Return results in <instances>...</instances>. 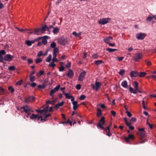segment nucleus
<instances>
[{"label":"nucleus","instance_id":"1","mask_svg":"<svg viewBox=\"0 0 156 156\" xmlns=\"http://www.w3.org/2000/svg\"><path fill=\"white\" fill-rule=\"evenodd\" d=\"M20 110L21 112H25L26 113L30 112H34L31 107L28 105H25L23 107H21Z\"/></svg>","mask_w":156,"mask_h":156},{"label":"nucleus","instance_id":"2","mask_svg":"<svg viewBox=\"0 0 156 156\" xmlns=\"http://www.w3.org/2000/svg\"><path fill=\"white\" fill-rule=\"evenodd\" d=\"M105 123V118L104 116L101 117L97 125V127H99L101 129L104 130L105 131V128L102 125H104Z\"/></svg>","mask_w":156,"mask_h":156},{"label":"nucleus","instance_id":"3","mask_svg":"<svg viewBox=\"0 0 156 156\" xmlns=\"http://www.w3.org/2000/svg\"><path fill=\"white\" fill-rule=\"evenodd\" d=\"M143 56V55L141 53L138 52L134 55V56L132 57V58L136 62H139L140 59L142 58Z\"/></svg>","mask_w":156,"mask_h":156},{"label":"nucleus","instance_id":"4","mask_svg":"<svg viewBox=\"0 0 156 156\" xmlns=\"http://www.w3.org/2000/svg\"><path fill=\"white\" fill-rule=\"evenodd\" d=\"M13 57L9 54H7L5 56L4 58L1 55V62H3V60L5 61H12V59L13 58Z\"/></svg>","mask_w":156,"mask_h":156},{"label":"nucleus","instance_id":"5","mask_svg":"<svg viewBox=\"0 0 156 156\" xmlns=\"http://www.w3.org/2000/svg\"><path fill=\"white\" fill-rule=\"evenodd\" d=\"M138 130L139 132L138 133V135H139L141 139L144 137L145 135V132L144 128H139Z\"/></svg>","mask_w":156,"mask_h":156},{"label":"nucleus","instance_id":"6","mask_svg":"<svg viewBox=\"0 0 156 156\" xmlns=\"http://www.w3.org/2000/svg\"><path fill=\"white\" fill-rule=\"evenodd\" d=\"M110 20V19L108 18H102L100 19L98 23L101 25H105L108 23L109 22L108 20Z\"/></svg>","mask_w":156,"mask_h":156},{"label":"nucleus","instance_id":"7","mask_svg":"<svg viewBox=\"0 0 156 156\" xmlns=\"http://www.w3.org/2000/svg\"><path fill=\"white\" fill-rule=\"evenodd\" d=\"M146 36L145 33H140L136 34V37L138 40H143Z\"/></svg>","mask_w":156,"mask_h":156},{"label":"nucleus","instance_id":"8","mask_svg":"<svg viewBox=\"0 0 156 156\" xmlns=\"http://www.w3.org/2000/svg\"><path fill=\"white\" fill-rule=\"evenodd\" d=\"M7 94V91L1 87V98L4 100Z\"/></svg>","mask_w":156,"mask_h":156},{"label":"nucleus","instance_id":"9","mask_svg":"<svg viewBox=\"0 0 156 156\" xmlns=\"http://www.w3.org/2000/svg\"><path fill=\"white\" fill-rule=\"evenodd\" d=\"M51 115L50 114H48L46 115H41V116L42 117L41 118V122H42L43 121L45 122L47 120H48L47 118L49 116Z\"/></svg>","mask_w":156,"mask_h":156},{"label":"nucleus","instance_id":"10","mask_svg":"<svg viewBox=\"0 0 156 156\" xmlns=\"http://www.w3.org/2000/svg\"><path fill=\"white\" fill-rule=\"evenodd\" d=\"M35 98L33 96H29L27 98H25L24 102L26 103H29V102H32L33 101L35 100Z\"/></svg>","mask_w":156,"mask_h":156},{"label":"nucleus","instance_id":"11","mask_svg":"<svg viewBox=\"0 0 156 156\" xmlns=\"http://www.w3.org/2000/svg\"><path fill=\"white\" fill-rule=\"evenodd\" d=\"M86 73V72L85 71L80 73L79 77V80L82 81L83 80L85 77Z\"/></svg>","mask_w":156,"mask_h":156},{"label":"nucleus","instance_id":"12","mask_svg":"<svg viewBox=\"0 0 156 156\" xmlns=\"http://www.w3.org/2000/svg\"><path fill=\"white\" fill-rule=\"evenodd\" d=\"M58 42L60 44L65 45L67 43V40L64 38H61L58 40Z\"/></svg>","mask_w":156,"mask_h":156},{"label":"nucleus","instance_id":"13","mask_svg":"<svg viewBox=\"0 0 156 156\" xmlns=\"http://www.w3.org/2000/svg\"><path fill=\"white\" fill-rule=\"evenodd\" d=\"M112 124V123H111L108 126H107L106 128H105V131L107 133L106 135L108 136H110L112 135V134L110 133V127Z\"/></svg>","mask_w":156,"mask_h":156},{"label":"nucleus","instance_id":"14","mask_svg":"<svg viewBox=\"0 0 156 156\" xmlns=\"http://www.w3.org/2000/svg\"><path fill=\"white\" fill-rule=\"evenodd\" d=\"M41 116H39L38 115H35L34 114H32L31 115V116L30 117V118L31 119L36 120L37 119V120H39V119L41 117Z\"/></svg>","mask_w":156,"mask_h":156},{"label":"nucleus","instance_id":"15","mask_svg":"<svg viewBox=\"0 0 156 156\" xmlns=\"http://www.w3.org/2000/svg\"><path fill=\"white\" fill-rule=\"evenodd\" d=\"M95 90L98 91L101 87V82H98L97 79L95 82Z\"/></svg>","mask_w":156,"mask_h":156},{"label":"nucleus","instance_id":"16","mask_svg":"<svg viewBox=\"0 0 156 156\" xmlns=\"http://www.w3.org/2000/svg\"><path fill=\"white\" fill-rule=\"evenodd\" d=\"M139 74V73L135 71H132L130 73V75L131 77L137 76Z\"/></svg>","mask_w":156,"mask_h":156},{"label":"nucleus","instance_id":"17","mask_svg":"<svg viewBox=\"0 0 156 156\" xmlns=\"http://www.w3.org/2000/svg\"><path fill=\"white\" fill-rule=\"evenodd\" d=\"M66 75L70 78H72L74 76V73L72 70L70 69Z\"/></svg>","mask_w":156,"mask_h":156},{"label":"nucleus","instance_id":"18","mask_svg":"<svg viewBox=\"0 0 156 156\" xmlns=\"http://www.w3.org/2000/svg\"><path fill=\"white\" fill-rule=\"evenodd\" d=\"M113 37L111 36H109L104 39V41L106 43L109 44L111 41L110 40H112Z\"/></svg>","mask_w":156,"mask_h":156},{"label":"nucleus","instance_id":"19","mask_svg":"<svg viewBox=\"0 0 156 156\" xmlns=\"http://www.w3.org/2000/svg\"><path fill=\"white\" fill-rule=\"evenodd\" d=\"M77 102L76 101H75L72 102L73 105V109L74 110H76L78 107V105L77 104Z\"/></svg>","mask_w":156,"mask_h":156},{"label":"nucleus","instance_id":"20","mask_svg":"<svg viewBox=\"0 0 156 156\" xmlns=\"http://www.w3.org/2000/svg\"><path fill=\"white\" fill-rule=\"evenodd\" d=\"M47 25H44L42 27L41 29V34L44 33L46 30H47Z\"/></svg>","mask_w":156,"mask_h":156},{"label":"nucleus","instance_id":"21","mask_svg":"<svg viewBox=\"0 0 156 156\" xmlns=\"http://www.w3.org/2000/svg\"><path fill=\"white\" fill-rule=\"evenodd\" d=\"M48 37L47 36H45L43 37V38L42 40V43L44 44H46L47 43V39Z\"/></svg>","mask_w":156,"mask_h":156},{"label":"nucleus","instance_id":"22","mask_svg":"<svg viewBox=\"0 0 156 156\" xmlns=\"http://www.w3.org/2000/svg\"><path fill=\"white\" fill-rule=\"evenodd\" d=\"M94 63L97 66H98L101 63H104V62L102 60H99L95 61Z\"/></svg>","mask_w":156,"mask_h":156},{"label":"nucleus","instance_id":"23","mask_svg":"<svg viewBox=\"0 0 156 156\" xmlns=\"http://www.w3.org/2000/svg\"><path fill=\"white\" fill-rule=\"evenodd\" d=\"M41 32V29L40 28H38L34 30V34L38 35L40 32Z\"/></svg>","mask_w":156,"mask_h":156},{"label":"nucleus","instance_id":"24","mask_svg":"<svg viewBox=\"0 0 156 156\" xmlns=\"http://www.w3.org/2000/svg\"><path fill=\"white\" fill-rule=\"evenodd\" d=\"M59 31V28L57 27H56L54 28L52 32L54 34H56Z\"/></svg>","mask_w":156,"mask_h":156},{"label":"nucleus","instance_id":"25","mask_svg":"<svg viewBox=\"0 0 156 156\" xmlns=\"http://www.w3.org/2000/svg\"><path fill=\"white\" fill-rule=\"evenodd\" d=\"M97 111H98V112L97 113V116L98 117H99L102 114L101 110L100 108H98L97 109Z\"/></svg>","mask_w":156,"mask_h":156},{"label":"nucleus","instance_id":"26","mask_svg":"<svg viewBox=\"0 0 156 156\" xmlns=\"http://www.w3.org/2000/svg\"><path fill=\"white\" fill-rule=\"evenodd\" d=\"M122 86L124 88H126L127 86V83L126 80H124L122 82Z\"/></svg>","mask_w":156,"mask_h":156},{"label":"nucleus","instance_id":"27","mask_svg":"<svg viewBox=\"0 0 156 156\" xmlns=\"http://www.w3.org/2000/svg\"><path fill=\"white\" fill-rule=\"evenodd\" d=\"M129 91L131 93H133L134 94L137 93L136 90L133 89L132 87H130L129 88Z\"/></svg>","mask_w":156,"mask_h":156},{"label":"nucleus","instance_id":"28","mask_svg":"<svg viewBox=\"0 0 156 156\" xmlns=\"http://www.w3.org/2000/svg\"><path fill=\"white\" fill-rule=\"evenodd\" d=\"M106 51H109V52H112L117 51V49H116L108 48L106 49Z\"/></svg>","mask_w":156,"mask_h":156},{"label":"nucleus","instance_id":"29","mask_svg":"<svg viewBox=\"0 0 156 156\" xmlns=\"http://www.w3.org/2000/svg\"><path fill=\"white\" fill-rule=\"evenodd\" d=\"M52 57L51 55H49L47 57L46 59V61L47 62H50L51 60V59Z\"/></svg>","mask_w":156,"mask_h":156},{"label":"nucleus","instance_id":"30","mask_svg":"<svg viewBox=\"0 0 156 156\" xmlns=\"http://www.w3.org/2000/svg\"><path fill=\"white\" fill-rule=\"evenodd\" d=\"M8 89L9 91H10L12 93L14 91V89L11 86L9 87Z\"/></svg>","mask_w":156,"mask_h":156},{"label":"nucleus","instance_id":"31","mask_svg":"<svg viewBox=\"0 0 156 156\" xmlns=\"http://www.w3.org/2000/svg\"><path fill=\"white\" fill-rule=\"evenodd\" d=\"M146 73L145 72H141L140 73V74L139 73L138 76H139L140 77H143L146 75Z\"/></svg>","mask_w":156,"mask_h":156},{"label":"nucleus","instance_id":"32","mask_svg":"<svg viewBox=\"0 0 156 156\" xmlns=\"http://www.w3.org/2000/svg\"><path fill=\"white\" fill-rule=\"evenodd\" d=\"M55 92H56L53 89L51 91L50 94V96H51L52 97V98H54V94Z\"/></svg>","mask_w":156,"mask_h":156},{"label":"nucleus","instance_id":"33","mask_svg":"<svg viewBox=\"0 0 156 156\" xmlns=\"http://www.w3.org/2000/svg\"><path fill=\"white\" fill-rule=\"evenodd\" d=\"M30 80L31 82H33L35 80V76H34L32 75H30Z\"/></svg>","mask_w":156,"mask_h":156},{"label":"nucleus","instance_id":"34","mask_svg":"<svg viewBox=\"0 0 156 156\" xmlns=\"http://www.w3.org/2000/svg\"><path fill=\"white\" fill-rule=\"evenodd\" d=\"M127 126H128L129 129L131 130H133L134 129V127L133 126H131V123H130L128 125H126Z\"/></svg>","mask_w":156,"mask_h":156},{"label":"nucleus","instance_id":"35","mask_svg":"<svg viewBox=\"0 0 156 156\" xmlns=\"http://www.w3.org/2000/svg\"><path fill=\"white\" fill-rule=\"evenodd\" d=\"M134 87L136 89H138V83L136 81H135L134 83Z\"/></svg>","mask_w":156,"mask_h":156},{"label":"nucleus","instance_id":"36","mask_svg":"<svg viewBox=\"0 0 156 156\" xmlns=\"http://www.w3.org/2000/svg\"><path fill=\"white\" fill-rule=\"evenodd\" d=\"M46 86V85L44 84H43L42 85H39L38 86V87L39 89H44Z\"/></svg>","mask_w":156,"mask_h":156},{"label":"nucleus","instance_id":"37","mask_svg":"<svg viewBox=\"0 0 156 156\" xmlns=\"http://www.w3.org/2000/svg\"><path fill=\"white\" fill-rule=\"evenodd\" d=\"M56 43L55 42L51 43L50 44V46L51 48H56Z\"/></svg>","mask_w":156,"mask_h":156},{"label":"nucleus","instance_id":"38","mask_svg":"<svg viewBox=\"0 0 156 156\" xmlns=\"http://www.w3.org/2000/svg\"><path fill=\"white\" fill-rule=\"evenodd\" d=\"M66 98H68V99H70L72 97V96L69 95V94L68 93H64V94Z\"/></svg>","mask_w":156,"mask_h":156},{"label":"nucleus","instance_id":"39","mask_svg":"<svg viewBox=\"0 0 156 156\" xmlns=\"http://www.w3.org/2000/svg\"><path fill=\"white\" fill-rule=\"evenodd\" d=\"M27 84L30 85V86L32 87H34L37 85V83H36L34 82L32 83H28Z\"/></svg>","mask_w":156,"mask_h":156},{"label":"nucleus","instance_id":"40","mask_svg":"<svg viewBox=\"0 0 156 156\" xmlns=\"http://www.w3.org/2000/svg\"><path fill=\"white\" fill-rule=\"evenodd\" d=\"M60 85H58L57 86L55 87L53 89V90L56 92L59 89L60 87Z\"/></svg>","mask_w":156,"mask_h":156},{"label":"nucleus","instance_id":"41","mask_svg":"<svg viewBox=\"0 0 156 156\" xmlns=\"http://www.w3.org/2000/svg\"><path fill=\"white\" fill-rule=\"evenodd\" d=\"M145 63H147V65L148 66H150L151 65V62L150 61L146 59L145 60Z\"/></svg>","mask_w":156,"mask_h":156},{"label":"nucleus","instance_id":"42","mask_svg":"<svg viewBox=\"0 0 156 156\" xmlns=\"http://www.w3.org/2000/svg\"><path fill=\"white\" fill-rule=\"evenodd\" d=\"M15 69V67L14 66H10L8 68V69L10 71H13Z\"/></svg>","mask_w":156,"mask_h":156},{"label":"nucleus","instance_id":"43","mask_svg":"<svg viewBox=\"0 0 156 156\" xmlns=\"http://www.w3.org/2000/svg\"><path fill=\"white\" fill-rule=\"evenodd\" d=\"M98 57H99V55L96 54L93 55L92 56V58L93 59H94L98 58Z\"/></svg>","mask_w":156,"mask_h":156},{"label":"nucleus","instance_id":"44","mask_svg":"<svg viewBox=\"0 0 156 156\" xmlns=\"http://www.w3.org/2000/svg\"><path fill=\"white\" fill-rule=\"evenodd\" d=\"M42 61V59L38 58L36 60L35 62L36 63L38 64L41 62Z\"/></svg>","mask_w":156,"mask_h":156},{"label":"nucleus","instance_id":"45","mask_svg":"<svg viewBox=\"0 0 156 156\" xmlns=\"http://www.w3.org/2000/svg\"><path fill=\"white\" fill-rule=\"evenodd\" d=\"M125 72V71L124 69H121L120 70V71L119 73V74L122 76L124 74Z\"/></svg>","mask_w":156,"mask_h":156},{"label":"nucleus","instance_id":"46","mask_svg":"<svg viewBox=\"0 0 156 156\" xmlns=\"http://www.w3.org/2000/svg\"><path fill=\"white\" fill-rule=\"evenodd\" d=\"M58 51V48L56 47V48H54L53 53L57 54Z\"/></svg>","mask_w":156,"mask_h":156},{"label":"nucleus","instance_id":"47","mask_svg":"<svg viewBox=\"0 0 156 156\" xmlns=\"http://www.w3.org/2000/svg\"><path fill=\"white\" fill-rule=\"evenodd\" d=\"M56 65L54 64V62H52L49 64V66L52 67L53 68H54L55 66Z\"/></svg>","mask_w":156,"mask_h":156},{"label":"nucleus","instance_id":"48","mask_svg":"<svg viewBox=\"0 0 156 156\" xmlns=\"http://www.w3.org/2000/svg\"><path fill=\"white\" fill-rule=\"evenodd\" d=\"M86 96L84 95H82L80 96V99L82 100H84L86 98Z\"/></svg>","mask_w":156,"mask_h":156},{"label":"nucleus","instance_id":"49","mask_svg":"<svg viewBox=\"0 0 156 156\" xmlns=\"http://www.w3.org/2000/svg\"><path fill=\"white\" fill-rule=\"evenodd\" d=\"M64 69L65 67L63 66H61L59 68V70L60 72H62L64 70Z\"/></svg>","mask_w":156,"mask_h":156},{"label":"nucleus","instance_id":"50","mask_svg":"<svg viewBox=\"0 0 156 156\" xmlns=\"http://www.w3.org/2000/svg\"><path fill=\"white\" fill-rule=\"evenodd\" d=\"M25 43L28 46H30L31 45L30 41H26Z\"/></svg>","mask_w":156,"mask_h":156},{"label":"nucleus","instance_id":"51","mask_svg":"<svg viewBox=\"0 0 156 156\" xmlns=\"http://www.w3.org/2000/svg\"><path fill=\"white\" fill-rule=\"evenodd\" d=\"M127 137L129 139H133L134 138V136L132 134H129Z\"/></svg>","mask_w":156,"mask_h":156},{"label":"nucleus","instance_id":"52","mask_svg":"<svg viewBox=\"0 0 156 156\" xmlns=\"http://www.w3.org/2000/svg\"><path fill=\"white\" fill-rule=\"evenodd\" d=\"M41 37H39L37 39H35L34 41H30V42H31V44H34V43L35 41H38L39 40H40L41 39Z\"/></svg>","mask_w":156,"mask_h":156},{"label":"nucleus","instance_id":"53","mask_svg":"<svg viewBox=\"0 0 156 156\" xmlns=\"http://www.w3.org/2000/svg\"><path fill=\"white\" fill-rule=\"evenodd\" d=\"M152 19L151 16H150L148 17L147 19V20L149 22H150Z\"/></svg>","mask_w":156,"mask_h":156},{"label":"nucleus","instance_id":"54","mask_svg":"<svg viewBox=\"0 0 156 156\" xmlns=\"http://www.w3.org/2000/svg\"><path fill=\"white\" fill-rule=\"evenodd\" d=\"M53 28L52 25H51L49 27L47 26V31L50 32L51 28Z\"/></svg>","mask_w":156,"mask_h":156},{"label":"nucleus","instance_id":"55","mask_svg":"<svg viewBox=\"0 0 156 156\" xmlns=\"http://www.w3.org/2000/svg\"><path fill=\"white\" fill-rule=\"evenodd\" d=\"M81 87V86L80 84H78L76 86V88L78 90H80V89Z\"/></svg>","mask_w":156,"mask_h":156},{"label":"nucleus","instance_id":"56","mask_svg":"<svg viewBox=\"0 0 156 156\" xmlns=\"http://www.w3.org/2000/svg\"><path fill=\"white\" fill-rule=\"evenodd\" d=\"M126 113L127 114V115L129 117H130L132 116V115L130 112L127 111L126 112Z\"/></svg>","mask_w":156,"mask_h":156},{"label":"nucleus","instance_id":"57","mask_svg":"<svg viewBox=\"0 0 156 156\" xmlns=\"http://www.w3.org/2000/svg\"><path fill=\"white\" fill-rule=\"evenodd\" d=\"M43 55V53L41 51H40L38 54H37V57H39L42 55Z\"/></svg>","mask_w":156,"mask_h":156},{"label":"nucleus","instance_id":"58","mask_svg":"<svg viewBox=\"0 0 156 156\" xmlns=\"http://www.w3.org/2000/svg\"><path fill=\"white\" fill-rule=\"evenodd\" d=\"M28 63V64H30L32 63L33 62V61L32 59H28L27 60Z\"/></svg>","mask_w":156,"mask_h":156},{"label":"nucleus","instance_id":"59","mask_svg":"<svg viewBox=\"0 0 156 156\" xmlns=\"http://www.w3.org/2000/svg\"><path fill=\"white\" fill-rule=\"evenodd\" d=\"M48 82V79H45L44 81V83L46 85V86L47 85V83Z\"/></svg>","mask_w":156,"mask_h":156},{"label":"nucleus","instance_id":"60","mask_svg":"<svg viewBox=\"0 0 156 156\" xmlns=\"http://www.w3.org/2000/svg\"><path fill=\"white\" fill-rule=\"evenodd\" d=\"M124 121L126 123V125H128L130 123V122H128L127 119L126 118H124Z\"/></svg>","mask_w":156,"mask_h":156},{"label":"nucleus","instance_id":"61","mask_svg":"<svg viewBox=\"0 0 156 156\" xmlns=\"http://www.w3.org/2000/svg\"><path fill=\"white\" fill-rule=\"evenodd\" d=\"M6 53V52L4 50H1V55H5Z\"/></svg>","mask_w":156,"mask_h":156},{"label":"nucleus","instance_id":"62","mask_svg":"<svg viewBox=\"0 0 156 156\" xmlns=\"http://www.w3.org/2000/svg\"><path fill=\"white\" fill-rule=\"evenodd\" d=\"M22 80H21L19 81H18L16 83V85H20L22 84Z\"/></svg>","mask_w":156,"mask_h":156},{"label":"nucleus","instance_id":"63","mask_svg":"<svg viewBox=\"0 0 156 156\" xmlns=\"http://www.w3.org/2000/svg\"><path fill=\"white\" fill-rule=\"evenodd\" d=\"M136 119L134 117H132L131 118L130 120V121H132L134 122H135L136 121Z\"/></svg>","mask_w":156,"mask_h":156},{"label":"nucleus","instance_id":"64","mask_svg":"<svg viewBox=\"0 0 156 156\" xmlns=\"http://www.w3.org/2000/svg\"><path fill=\"white\" fill-rule=\"evenodd\" d=\"M42 111V113H47L48 112L47 110L45 108L41 110Z\"/></svg>","mask_w":156,"mask_h":156}]
</instances>
